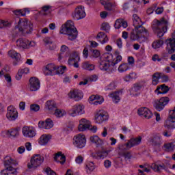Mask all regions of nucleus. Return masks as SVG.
I'll return each instance as SVG.
<instances>
[{
    "label": "nucleus",
    "mask_w": 175,
    "mask_h": 175,
    "mask_svg": "<svg viewBox=\"0 0 175 175\" xmlns=\"http://www.w3.org/2000/svg\"><path fill=\"white\" fill-rule=\"evenodd\" d=\"M103 97L99 96V98L96 99L94 102H93V105H95V106H98V105H102L104 102Z\"/></svg>",
    "instance_id": "61"
},
{
    "label": "nucleus",
    "mask_w": 175,
    "mask_h": 175,
    "mask_svg": "<svg viewBox=\"0 0 175 175\" xmlns=\"http://www.w3.org/2000/svg\"><path fill=\"white\" fill-rule=\"evenodd\" d=\"M8 133H10V136H12V137H16V136H18V130L16 129H11L8 131Z\"/></svg>",
    "instance_id": "60"
},
{
    "label": "nucleus",
    "mask_w": 175,
    "mask_h": 175,
    "mask_svg": "<svg viewBox=\"0 0 175 175\" xmlns=\"http://www.w3.org/2000/svg\"><path fill=\"white\" fill-rule=\"evenodd\" d=\"M109 154H110V150H102L96 154H92V157L95 159H105V158L109 156Z\"/></svg>",
    "instance_id": "27"
},
{
    "label": "nucleus",
    "mask_w": 175,
    "mask_h": 175,
    "mask_svg": "<svg viewBox=\"0 0 175 175\" xmlns=\"http://www.w3.org/2000/svg\"><path fill=\"white\" fill-rule=\"evenodd\" d=\"M91 143L95 144L96 147H99V146H102L103 144V141L100 139L97 135L92 136L90 138Z\"/></svg>",
    "instance_id": "38"
},
{
    "label": "nucleus",
    "mask_w": 175,
    "mask_h": 175,
    "mask_svg": "<svg viewBox=\"0 0 175 175\" xmlns=\"http://www.w3.org/2000/svg\"><path fill=\"white\" fill-rule=\"evenodd\" d=\"M22 133L25 137H35L36 131L31 126H25L22 129Z\"/></svg>",
    "instance_id": "21"
},
{
    "label": "nucleus",
    "mask_w": 175,
    "mask_h": 175,
    "mask_svg": "<svg viewBox=\"0 0 175 175\" xmlns=\"http://www.w3.org/2000/svg\"><path fill=\"white\" fill-rule=\"evenodd\" d=\"M170 100L168 97H162L159 100H157L154 101V107L158 111H161V110H163V108L167 103H169V101Z\"/></svg>",
    "instance_id": "12"
},
{
    "label": "nucleus",
    "mask_w": 175,
    "mask_h": 175,
    "mask_svg": "<svg viewBox=\"0 0 175 175\" xmlns=\"http://www.w3.org/2000/svg\"><path fill=\"white\" fill-rule=\"evenodd\" d=\"M51 9H53V7L50 5H44L41 8L40 12L42 16H48L51 13Z\"/></svg>",
    "instance_id": "36"
},
{
    "label": "nucleus",
    "mask_w": 175,
    "mask_h": 175,
    "mask_svg": "<svg viewBox=\"0 0 175 175\" xmlns=\"http://www.w3.org/2000/svg\"><path fill=\"white\" fill-rule=\"evenodd\" d=\"M53 113L57 118H61V117H64V116L66 115V111L65 110L57 108H56Z\"/></svg>",
    "instance_id": "43"
},
{
    "label": "nucleus",
    "mask_w": 175,
    "mask_h": 175,
    "mask_svg": "<svg viewBox=\"0 0 175 175\" xmlns=\"http://www.w3.org/2000/svg\"><path fill=\"white\" fill-rule=\"evenodd\" d=\"M114 27L116 29H120L121 27L126 28L128 27V22L122 18L117 19L115 22Z\"/></svg>",
    "instance_id": "29"
},
{
    "label": "nucleus",
    "mask_w": 175,
    "mask_h": 175,
    "mask_svg": "<svg viewBox=\"0 0 175 175\" xmlns=\"http://www.w3.org/2000/svg\"><path fill=\"white\" fill-rule=\"evenodd\" d=\"M146 33V35H148L147 30L144 27H141L140 29L135 28L131 33L130 39L131 40H138L139 43H143V42H147L148 38L143 36L142 34Z\"/></svg>",
    "instance_id": "3"
},
{
    "label": "nucleus",
    "mask_w": 175,
    "mask_h": 175,
    "mask_svg": "<svg viewBox=\"0 0 175 175\" xmlns=\"http://www.w3.org/2000/svg\"><path fill=\"white\" fill-rule=\"evenodd\" d=\"M150 167L152 169V170H154V172H157V173H161L162 170H165V169H166L165 164L158 165L156 163H152Z\"/></svg>",
    "instance_id": "34"
},
{
    "label": "nucleus",
    "mask_w": 175,
    "mask_h": 175,
    "mask_svg": "<svg viewBox=\"0 0 175 175\" xmlns=\"http://www.w3.org/2000/svg\"><path fill=\"white\" fill-rule=\"evenodd\" d=\"M84 105L82 104H77L74 105L72 109H69L68 113L71 117H76L77 116H81V114H84Z\"/></svg>",
    "instance_id": "9"
},
{
    "label": "nucleus",
    "mask_w": 175,
    "mask_h": 175,
    "mask_svg": "<svg viewBox=\"0 0 175 175\" xmlns=\"http://www.w3.org/2000/svg\"><path fill=\"white\" fill-rule=\"evenodd\" d=\"M78 129L79 132H84L85 131H92L94 133L98 131V127L96 126L91 125V121L82 118L79 121V125L78 126Z\"/></svg>",
    "instance_id": "5"
},
{
    "label": "nucleus",
    "mask_w": 175,
    "mask_h": 175,
    "mask_svg": "<svg viewBox=\"0 0 175 175\" xmlns=\"http://www.w3.org/2000/svg\"><path fill=\"white\" fill-rule=\"evenodd\" d=\"M96 39H97L98 42H100L101 44H105L109 42V38L107 37V35H106L105 32L102 31L97 34Z\"/></svg>",
    "instance_id": "28"
},
{
    "label": "nucleus",
    "mask_w": 175,
    "mask_h": 175,
    "mask_svg": "<svg viewBox=\"0 0 175 175\" xmlns=\"http://www.w3.org/2000/svg\"><path fill=\"white\" fill-rule=\"evenodd\" d=\"M92 56L93 57V58H98V57L100 55V52H99V51L96 49L92 50Z\"/></svg>",
    "instance_id": "64"
},
{
    "label": "nucleus",
    "mask_w": 175,
    "mask_h": 175,
    "mask_svg": "<svg viewBox=\"0 0 175 175\" xmlns=\"http://www.w3.org/2000/svg\"><path fill=\"white\" fill-rule=\"evenodd\" d=\"M121 61H122V57L121 55H118V56H116V59L111 62V66H116V65H117V64H118L119 62H121Z\"/></svg>",
    "instance_id": "56"
},
{
    "label": "nucleus",
    "mask_w": 175,
    "mask_h": 175,
    "mask_svg": "<svg viewBox=\"0 0 175 175\" xmlns=\"http://www.w3.org/2000/svg\"><path fill=\"white\" fill-rule=\"evenodd\" d=\"M175 148V142L164 144L165 151H173Z\"/></svg>",
    "instance_id": "48"
},
{
    "label": "nucleus",
    "mask_w": 175,
    "mask_h": 175,
    "mask_svg": "<svg viewBox=\"0 0 175 175\" xmlns=\"http://www.w3.org/2000/svg\"><path fill=\"white\" fill-rule=\"evenodd\" d=\"M100 2L105 10L114 12L117 9V5L115 3H111V0H100Z\"/></svg>",
    "instance_id": "19"
},
{
    "label": "nucleus",
    "mask_w": 175,
    "mask_h": 175,
    "mask_svg": "<svg viewBox=\"0 0 175 175\" xmlns=\"http://www.w3.org/2000/svg\"><path fill=\"white\" fill-rule=\"evenodd\" d=\"M0 175H17V172L4 168L0 172Z\"/></svg>",
    "instance_id": "46"
},
{
    "label": "nucleus",
    "mask_w": 175,
    "mask_h": 175,
    "mask_svg": "<svg viewBox=\"0 0 175 175\" xmlns=\"http://www.w3.org/2000/svg\"><path fill=\"white\" fill-rule=\"evenodd\" d=\"M96 99H99V95H92L88 99L89 103H90V105H93L94 102H95Z\"/></svg>",
    "instance_id": "58"
},
{
    "label": "nucleus",
    "mask_w": 175,
    "mask_h": 175,
    "mask_svg": "<svg viewBox=\"0 0 175 175\" xmlns=\"http://www.w3.org/2000/svg\"><path fill=\"white\" fill-rule=\"evenodd\" d=\"M118 148L121 151H126V150H131V148L128 147V143L119 145Z\"/></svg>",
    "instance_id": "59"
},
{
    "label": "nucleus",
    "mask_w": 175,
    "mask_h": 175,
    "mask_svg": "<svg viewBox=\"0 0 175 175\" xmlns=\"http://www.w3.org/2000/svg\"><path fill=\"white\" fill-rule=\"evenodd\" d=\"M4 77L5 79V81H7L8 87H12V77H10V75L5 74L4 75Z\"/></svg>",
    "instance_id": "57"
},
{
    "label": "nucleus",
    "mask_w": 175,
    "mask_h": 175,
    "mask_svg": "<svg viewBox=\"0 0 175 175\" xmlns=\"http://www.w3.org/2000/svg\"><path fill=\"white\" fill-rule=\"evenodd\" d=\"M113 161L114 163H116L118 167H122V158H121V157H116Z\"/></svg>",
    "instance_id": "54"
},
{
    "label": "nucleus",
    "mask_w": 175,
    "mask_h": 175,
    "mask_svg": "<svg viewBox=\"0 0 175 175\" xmlns=\"http://www.w3.org/2000/svg\"><path fill=\"white\" fill-rule=\"evenodd\" d=\"M133 24L135 27V28H144L143 27V22H142V19H140V17L137 16V14H133Z\"/></svg>",
    "instance_id": "26"
},
{
    "label": "nucleus",
    "mask_w": 175,
    "mask_h": 175,
    "mask_svg": "<svg viewBox=\"0 0 175 175\" xmlns=\"http://www.w3.org/2000/svg\"><path fill=\"white\" fill-rule=\"evenodd\" d=\"M16 161L14 159H12L10 157H6L4 159V167L5 169H8L9 170H11L12 172H17L16 168L13 167L12 165H14L16 163Z\"/></svg>",
    "instance_id": "22"
},
{
    "label": "nucleus",
    "mask_w": 175,
    "mask_h": 175,
    "mask_svg": "<svg viewBox=\"0 0 175 175\" xmlns=\"http://www.w3.org/2000/svg\"><path fill=\"white\" fill-rule=\"evenodd\" d=\"M87 172H94L95 170V164L92 161H89L86 164Z\"/></svg>",
    "instance_id": "51"
},
{
    "label": "nucleus",
    "mask_w": 175,
    "mask_h": 175,
    "mask_svg": "<svg viewBox=\"0 0 175 175\" xmlns=\"http://www.w3.org/2000/svg\"><path fill=\"white\" fill-rule=\"evenodd\" d=\"M165 43L167 44L166 50L168 54L175 53V31L172 33V38L167 39Z\"/></svg>",
    "instance_id": "15"
},
{
    "label": "nucleus",
    "mask_w": 175,
    "mask_h": 175,
    "mask_svg": "<svg viewBox=\"0 0 175 175\" xmlns=\"http://www.w3.org/2000/svg\"><path fill=\"white\" fill-rule=\"evenodd\" d=\"M66 70V66H65L56 67V75H64Z\"/></svg>",
    "instance_id": "53"
},
{
    "label": "nucleus",
    "mask_w": 175,
    "mask_h": 175,
    "mask_svg": "<svg viewBox=\"0 0 175 175\" xmlns=\"http://www.w3.org/2000/svg\"><path fill=\"white\" fill-rule=\"evenodd\" d=\"M111 59H113V55L110 53H105L100 58V64L98 66L99 69H100V70H104L105 72L109 70Z\"/></svg>",
    "instance_id": "6"
},
{
    "label": "nucleus",
    "mask_w": 175,
    "mask_h": 175,
    "mask_svg": "<svg viewBox=\"0 0 175 175\" xmlns=\"http://www.w3.org/2000/svg\"><path fill=\"white\" fill-rule=\"evenodd\" d=\"M137 78V75L135 72H131L128 75H126L124 77V81H131V80H133Z\"/></svg>",
    "instance_id": "50"
},
{
    "label": "nucleus",
    "mask_w": 175,
    "mask_h": 175,
    "mask_svg": "<svg viewBox=\"0 0 175 175\" xmlns=\"http://www.w3.org/2000/svg\"><path fill=\"white\" fill-rule=\"evenodd\" d=\"M116 88L117 84L116 83V82L112 81L105 87V91H113V90H114Z\"/></svg>",
    "instance_id": "52"
},
{
    "label": "nucleus",
    "mask_w": 175,
    "mask_h": 175,
    "mask_svg": "<svg viewBox=\"0 0 175 175\" xmlns=\"http://www.w3.org/2000/svg\"><path fill=\"white\" fill-rule=\"evenodd\" d=\"M32 27L33 25L31 22H29L27 19L21 18L19 19L16 29H18L19 32H21V33L25 34L32 32Z\"/></svg>",
    "instance_id": "4"
},
{
    "label": "nucleus",
    "mask_w": 175,
    "mask_h": 175,
    "mask_svg": "<svg viewBox=\"0 0 175 175\" xmlns=\"http://www.w3.org/2000/svg\"><path fill=\"white\" fill-rule=\"evenodd\" d=\"M44 161V157L40 154L33 155L30 161V163L27 164L28 169H32V167H38Z\"/></svg>",
    "instance_id": "8"
},
{
    "label": "nucleus",
    "mask_w": 175,
    "mask_h": 175,
    "mask_svg": "<svg viewBox=\"0 0 175 175\" xmlns=\"http://www.w3.org/2000/svg\"><path fill=\"white\" fill-rule=\"evenodd\" d=\"M8 55L10 57V58H12L13 59H15L16 61H20L21 59V55L15 50H10L8 52Z\"/></svg>",
    "instance_id": "37"
},
{
    "label": "nucleus",
    "mask_w": 175,
    "mask_h": 175,
    "mask_svg": "<svg viewBox=\"0 0 175 175\" xmlns=\"http://www.w3.org/2000/svg\"><path fill=\"white\" fill-rule=\"evenodd\" d=\"M168 25L169 22L165 18H162L160 21L154 19L152 22V29L159 38H162L167 32Z\"/></svg>",
    "instance_id": "2"
},
{
    "label": "nucleus",
    "mask_w": 175,
    "mask_h": 175,
    "mask_svg": "<svg viewBox=\"0 0 175 175\" xmlns=\"http://www.w3.org/2000/svg\"><path fill=\"white\" fill-rule=\"evenodd\" d=\"M80 53L77 51H73L72 54L70 55L68 63V65H70L73 61H80Z\"/></svg>",
    "instance_id": "33"
},
{
    "label": "nucleus",
    "mask_w": 175,
    "mask_h": 175,
    "mask_svg": "<svg viewBox=\"0 0 175 175\" xmlns=\"http://www.w3.org/2000/svg\"><path fill=\"white\" fill-rule=\"evenodd\" d=\"M87 16L85 14V10H84V6L79 5L75 8V10L72 14L74 20H81Z\"/></svg>",
    "instance_id": "11"
},
{
    "label": "nucleus",
    "mask_w": 175,
    "mask_h": 175,
    "mask_svg": "<svg viewBox=\"0 0 175 175\" xmlns=\"http://www.w3.org/2000/svg\"><path fill=\"white\" fill-rule=\"evenodd\" d=\"M68 98L70 99H73L75 102H79V100H81L82 98L84 96V94L81 90H79L77 89L72 90L68 92Z\"/></svg>",
    "instance_id": "13"
},
{
    "label": "nucleus",
    "mask_w": 175,
    "mask_h": 175,
    "mask_svg": "<svg viewBox=\"0 0 175 175\" xmlns=\"http://www.w3.org/2000/svg\"><path fill=\"white\" fill-rule=\"evenodd\" d=\"M87 139H85V135L83 134H78L73 138V144L77 148H83V147H85Z\"/></svg>",
    "instance_id": "10"
},
{
    "label": "nucleus",
    "mask_w": 175,
    "mask_h": 175,
    "mask_svg": "<svg viewBox=\"0 0 175 175\" xmlns=\"http://www.w3.org/2000/svg\"><path fill=\"white\" fill-rule=\"evenodd\" d=\"M51 139V135H43L40 137L39 143L40 146H46L50 139Z\"/></svg>",
    "instance_id": "39"
},
{
    "label": "nucleus",
    "mask_w": 175,
    "mask_h": 175,
    "mask_svg": "<svg viewBox=\"0 0 175 175\" xmlns=\"http://www.w3.org/2000/svg\"><path fill=\"white\" fill-rule=\"evenodd\" d=\"M6 117L10 121H14V120L17 119V117H18L17 109H16L13 105L8 107Z\"/></svg>",
    "instance_id": "17"
},
{
    "label": "nucleus",
    "mask_w": 175,
    "mask_h": 175,
    "mask_svg": "<svg viewBox=\"0 0 175 175\" xmlns=\"http://www.w3.org/2000/svg\"><path fill=\"white\" fill-rule=\"evenodd\" d=\"M46 107L48 109L49 113H54L55 110L57 109V103L53 100H48L46 103Z\"/></svg>",
    "instance_id": "32"
},
{
    "label": "nucleus",
    "mask_w": 175,
    "mask_h": 175,
    "mask_svg": "<svg viewBox=\"0 0 175 175\" xmlns=\"http://www.w3.org/2000/svg\"><path fill=\"white\" fill-rule=\"evenodd\" d=\"M163 45V40H157L152 42V47L157 50V49H161Z\"/></svg>",
    "instance_id": "45"
},
{
    "label": "nucleus",
    "mask_w": 175,
    "mask_h": 175,
    "mask_svg": "<svg viewBox=\"0 0 175 175\" xmlns=\"http://www.w3.org/2000/svg\"><path fill=\"white\" fill-rule=\"evenodd\" d=\"M109 98H111L114 103H118L121 98H120V92H115L109 94Z\"/></svg>",
    "instance_id": "40"
},
{
    "label": "nucleus",
    "mask_w": 175,
    "mask_h": 175,
    "mask_svg": "<svg viewBox=\"0 0 175 175\" xmlns=\"http://www.w3.org/2000/svg\"><path fill=\"white\" fill-rule=\"evenodd\" d=\"M54 161L59 162L62 165H64V163L66 162V157L62 154V152H58L55 154Z\"/></svg>",
    "instance_id": "30"
},
{
    "label": "nucleus",
    "mask_w": 175,
    "mask_h": 175,
    "mask_svg": "<svg viewBox=\"0 0 175 175\" xmlns=\"http://www.w3.org/2000/svg\"><path fill=\"white\" fill-rule=\"evenodd\" d=\"M154 92L157 95H159V94H167L169 92V87L162 85L161 86L157 87Z\"/></svg>",
    "instance_id": "35"
},
{
    "label": "nucleus",
    "mask_w": 175,
    "mask_h": 175,
    "mask_svg": "<svg viewBox=\"0 0 175 175\" xmlns=\"http://www.w3.org/2000/svg\"><path fill=\"white\" fill-rule=\"evenodd\" d=\"M16 47H18L22 50H27L30 47H33L36 45L35 42L29 41L27 38H18L16 40Z\"/></svg>",
    "instance_id": "7"
},
{
    "label": "nucleus",
    "mask_w": 175,
    "mask_h": 175,
    "mask_svg": "<svg viewBox=\"0 0 175 175\" xmlns=\"http://www.w3.org/2000/svg\"><path fill=\"white\" fill-rule=\"evenodd\" d=\"M60 51L62 54H65L66 58H68L70 55V52H69V47H68L66 45H62L60 49Z\"/></svg>",
    "instance_id": "47"
},
{
    "label": "nucleus",
    "mask_w": 175,
    "mask_h": 175,
    "mask_svg": "<svg viewBox=\"0 0 175 175\" xmlns=\"http://www.w3.org/2000/svg\"><path fill=\"white\" fill-rule=\"evenodd\" d=\"M142 143V137L138 136L137 137L131 138L130 140L127 142V147L129 148H132L136 146H139Z\"/></svg>",
    "instance_id": "25"
},
{
    "label": "nucleus",
    "mask_w": 175,
    "mask_h": 175,
    "mask_svg": "<svg viewBox=\"0 0 175 175\" xmlns=\"http://www.w3.org/2000/svg\"><path fill=\"white\" fill-rule=\"evenodd\" d=\"M137 113L141 117H144V118H146V120H150V118H151V117H152V113L147 107H141V108L138 109Z\"/></svg>",
    "instance_id": "23"
},
{
    "label": "nucleus",
    "mask_w": 175,
    "mask_h": 175,
    "mask_svg": "<svg viewBox=\"0 0 175 175\" xmlns=\"http://www.w3.org/2000/svg\"><path fill=\"white\" fill-rule=\"evenodd\" d=\"M140 90H142V85L139 83L135 84L131 88V95H137V94H135V92H137L138 91H140Z\"/></svg>",
    "instance_id": "49"
},
{
    "label": "nucleus",
    "mask_w": 175,
    "mask_h": 175,
    "mask_svg": "<svg viewBox=\"0 0 175 175\" xmlns=\"http://www.w3.org/2000/svg\"><path fill=\"white\" fill-rule=\"evenodd\" d=\"M59 33L67 35L68 40H76L77 39V29L75 27V23L72 21H67L65 24L62 25Z\"/></svg>",
    "instance_id": "1"
},
{
    "label": "nucleus",
    "mask_w": 175,
    "mask_h": 175,
    "mask_svg": "<svg viewBox=\"0 0 175 175\" xmlns=\"http://www.w3.org/2000/svg\"><path fill=\"white\" fill-rule=\"evenodd\" d=\"M159 79H162V81L165 83L166 81H169V77L166 75H161V73L159 72H155L152 75V84L153 85H157L159 81Z\"/></svg>",
    "instance_id": "20"
},
{
    "label": "nucleus",
    "mask_w": 175,
    "mask_h": 175,
    "mask_svg": "<svg viewBox=\"0 0 175 175\" xmlns=\"http://www.w3.org/2000/svg\"><path fill=\"white\" fill-rule=\"evenodd\" d=\"M129 64L128 63H123L120 64L118 68L119 73H124L126 70H129Z\"/></svg>",
    "instance_id": "44"
},
{
    "label": "nucleus",
    "mask_w": 175,
    "mask_h": 175,
    "mask_svg": "<svg viewBox=\"0 0 175 175\" xmlns=\"http://www.w3.org/2000/svg\"><path fill=\"white\" fill-rule=\"evenodd\" d=\"M82 68L85 69V70L91 71L95 69V65L90 63V62H85L83 63Z\"/></svg>",
    "instance_id": "42"
},
{
    "label": "nucleus",
    "mask_w": 175,
    "mask_h": 175,
    "mask_svg": "<svg viewBox=\"0 0 175 175\" xmlns=\"http://www.w3.org/2000/svg\"><path fill=\"white\" fill-rule=\"evenodd\" d=\"M45 76H55L57 75V66L54 64H49L43 68Z\"/></svg>",
    "instance_id": "16"
},
{
    "label": "nucleus",
    "mask_w": 175,
    "mask_h": 175,
    "mask_svg": "<svg viewBox=\"0 0 175 175\" xmlns=\"http://www.w3.org/2000/svg\"><path fill=\"white\" fill-rule=\"evenodd\" d=\"M101 28L103 31H106V32H107L110 30V25L107 23H104L102 24Z\"/></svg>",
    "instance_id": "63"
},
{
    "label": "nucleus",
    "mask_w": 175,
    "mask_h": 175,
    "mask_svg": "<svg viewBox=\"0 0 175 175\" xmlns=\"http://www.w3.org/2000/svg\"><path fill=\"white\" fill-rule=\"evenodd\" d=\"M121 157H124V159H131L132 154L129 152H124L120 153Z\"/></svg>",
    "instance_id": "62"
},
{
    "label": "nucleus",
    "mask_w": 175,
    "mask_h": 175,
    "mask_svg": "<svg viewBox=\"0 0 175 175\" xmlns=\"http://www.w3.org/2000/svg\"><path fill=\"white\" fill-rule=\"evenodd\" d=\"M53 126H54V123L50 118L46 119L45 122L40 121L38 122V128L41 129H51Z\"/></svg>",
    "instance_id": "24"
},
{
    "label": "nucleus",
    "mask_w": 175,
    "mask_h": 175,
    "mask_svg": "<svg viewBox=\"0 0 175 175\" xmlns=\"http://www.w3.org/2000/svg\"><path fill=\"white\" fill-rule=\"evenodd\" d=\"M94 120L96 124H102V122L107 121L109 120L107 112H106L105 110L98 111L95 115Z\"/></svg>",
    "instance_id": "14"
},
{
    "label": "nucleus",
    "mask_w": 175,
    "mask_h": 175,
    "mask_svg": "<svg viewBox=\"0 0 175 175\" xmlns=\"http://www.w3.org/2000/svg\"><path fill=\"white\" fill-rule=\"evenodd\" d=\"M40 110V106L37 104H31L30 105V111L36 113V111H39Z\"/></svg>",
    "instance_id": "55"
},
{
    "label": "nucleus",
    "mask_w": 175,
    "mask_h": 175,
    "mask_svg": "<svg viewBox=\"0 0 175 175\" xmlns=\"http://www.w3.org/2000/svg\"><path fill=\"white\" fill-rule=\"evenodd\" d=\"M16 16H18V17L24 16L27 13H29V10L28 8H24L22 10H17L14 12Z\"/></svg>",
    "instance_id": "41"
},
{
    "label": "nucleus",
    "mask_w": 175,
    "mask_h": 175,
    "mask_svg": "<svg viewBox=\"0 0 175 175\" xmlns=\"http://www.w3.org/2000/svg\"><path fill=\"white\" fill-rule=\"evenodd\" d=\"M29 91H38L40 88V81L36 77H31L29 81Z\"/></svg>",
    "instance_id": "18"
},
{
    "label": "nucleus",
    "mask_w": 175,
    "mask_h": 175,
    "mask_svg": "<svg viewBox=\"0 0 175 175\" xmlns=\"http://www.w3.org/2000/svg\"><path fill=\"white\" fill-rule=\"evenodd\" d=\"M165 128L167 129H175V120L168 117L164 124Z\"/></svg>",
    "instance_id": "31"
}]
</instances>
